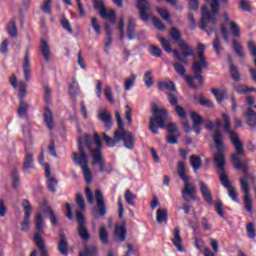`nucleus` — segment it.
I'll list each match as a JSON object with an SVG mask.
<instances>
[{
	"mask_svg": "<svg viewBox=\"0 0 256 256\" xmlns=\"http://www.w3.org/2000/svg\"><path fill=\"white\" fill-rule=\"evenodd\" d=\"M89 153L92 161V165H99L101 173H111V170H107L105 165V158H103V142H101V136L94 133L85 134L78 137V153H72V161L75 165L81 168L86 183L93 181V175L91 174V168H89Z\"/></svg>",
	"mask_w": 256,
	"mask_h": 256,
	"instance_id": "obj_1",
	"label": "nucleus"
},
{
	"mask_svg": "<svg viewBox=\"0 0 256 256\" xmlns=\"http://www.w3.org/2000/svg\"><path fill=\"white\" fill-rule=\"evenodd\" d=\"M222 119L224 122V131L230 137V141L235 148V153L231 156V161L235 167V169H243L246 171V167L241 161H239V155H244L245 148H243V142H241V138H239V134L235 133L231 130V118L227 114H222Z\"/></svg>",
	"mask_w": 256,
	"mask_h": 256,
	"instance_id": "obj_2",
	"label": "nucleus"
},
{
	"mask_svg": "<svg viewBox=\"0 0 256 256\" xmlns=\"http://www.w3.org/2000/svg\"><path fill=\"white\" fill-rule=\"evenodd\" d=\"M207 5L210 7V11L207 6L202 7V18L200 29L206 31L208 35H211L215 28L217 27V21H219V10L221 6L219 5V0H205Z\"/></svg>",
	"mask_w": 256,
	"mask_h": 256,
	"instance_id": "obj_3",
	"label": "nucleus"
},
{
	"mask_svg": "<svg viewBox=\"0 0 256 256\" xmlns=\"http://www.w3.org/2000/svg\"><path fill=\"white\" fill-rule=\"evenodd\" d=\"M221 137V132L216 130L213 135V141L217 151L214 155V163H216V167L218 169L221 185H223L225 189H228L231 187V182H229V177L225 173V146L221 142Z\"/></svg>",
	"mask_w": 256,
	"mask_h": 256,
	"instance_id": "obj_4",
	"label": "nucleus"
},
{
	"mask_svg": "<svg viewBox=\"0 0 256 256\" xmlns=\"http://www.w3.org/2000/svg\"><path fill=\"white\" fill-rule=\"evenodd\" d=\"M170 36L173 41H177L178 47H180V49H183L182 53L178 50H173L175 59H177V61H180V63H183L184 65H189V62L185 58L195 57V51L193 50V48L187 45V42L181 40V31H179V29L172 28L170 31Z\"/></svg>",
	"mask_w": 256,
	"mask_h": 256,
	"instance_id": "obj_5",
	"label": "nucleus"
},
{
	"mask_svg": "<svg viewBox=\"0 0 256 256\" xmlns=\"http://www.w3.org/2000/svg\"><path fill=\"white\" fill-rule=\"evenodd\" d=\"M152 115L149 121V129L154 135L159 133V129L165 127V121H167L169 114H167V109H159L157 104H152Z\"/></svg>",
	"mask_w": 256,
	"mask_h": 256,
	"instance_id": "obj_6",
	"label": "nucleus"
},
{
	"mask_svg": "<svg viewBox=\"0 0 256 256\" xmlns=\"http://www.w3.org/2000/svg\"><path fill=\"white\" fill-rule=\"evenodd\" d=\"M94 197L96 199L97 207L92 209V215L97 219V217H105L107 215V206H105V199H103V192L97 189L94 192Z\"/></svg>",
	"mask_w": 256,
	"mask_h": 256,
	"instance_id": "obj_7",
	"label": "nucleus"
},
{
	"mask_svg": "<svg viewBox=\"0 0 256 256\" xmlns=\"http://www.w3.org/2000/svg\"><path fill=\"white\" fill-rule=\"evenodd\" d=\"M114 138H116V141H119V143L123 141L124 147H126V149L133 150V147H135V138L133 137V134L130 131H115Z\"/></svg>",
	"mask_w": 256,
	"mask_h": 256,
	"instance_id": "obj_8",
	"label": "nucleus"
},
{
	"mask_svg": "<svg viewBox=\"0 0 256 256\" xmlns=\"http://www.w3.org/2000/svg\"><path fill=\"white\" fill-rule=\"evenodd\" d=\"M76 221L78 223V235L82 241H89L91 239V235L89 234V229H87V224L85 221V216L81 211H76Z\"/></svg>",
	"mask_w": 256,
	"mask_h": 256,
	"instance_id": "obj_9",
	"label": "nucleus"
},
{
	"mask_svg": "<svg viewBox=\"0 0 256 256\" xmlns=\"http://www.w3.org/2000/svg\"><path fill=\"white\" fill-rule=\"evenodd\" d=\"M197 188L188 181H184V187L182 189V198L186 203L190 201H195L197 199Z\"/></svg>",
	"mask_w": 256,
	"mask_h": 256,
	"instance_id": "obj_10",
	"label": "nucleus"
},
{
	"mask_svg": "<svg viewBox=\"0 0 256 256\" xmlns=\"http://www.w3.org/2000/svg\"><path fill=\"white\" fill-rule=\"evenodd\" d=\"M33 155H35L33 148L25 147L24 162L22 165V169L25 173H31V169L35 167V159L33 158Z\"/></svg>",
	"mask_w": 256,
	"mask_h": 256,
	"instance_id": "obj_11",
	"label": "nucleus"
},
{
	"mask_svg": "<svg viewBox=\"0 0 256 256\" xmlns=\"http://www.w3.org/2000/svg\"><path fill=\"white\" fill-rule=\"evenodd\" d=\"M22 207L24 209V220L22 221V231H29V223L31 221V213H33V209L31 208V202L25 199L22 202Z\"/></svg>",
	"mask_w": 256,
	"mask_h": 256,
	"instance_id": "obj_12",
	"label": "nucleus"
},
{
	"mask_svg": "<svg viewBox=\"0 0 256 256\" xmlns=\"http://www.w3.org/2000/svg\"><path fill=\"white\" fill-rule=\"evenodd\" d=\"M136 7L140 12V19L145 23L149 21L148 11L151 9V4L148 0H137Z\"/></svg>",
	"mask_w": 256,
	"mask_h": 256,
	"instance_id": "obj_13",
	"label": "nucleus"
},
{
	"mask_svg": "<svg viewBox=\"0 0 256 256\" xmlns=\"http://www.w3.org/2000/svg\"><path fill=\"white\" fill-rule=\"evenodd\" d=\"M172 235L173 237L171 238V241L174 247H176L179 253H184L185 248L183 247V238H181V229H179V227H175Z\"/></svg>",
	"mask_w": 256,
	"mask_h": 256,
	"instance_id": "obj_14",
	"label": "nucleus"
},
{
	"mask_svg": "<svg viewBox=\"0 0 256 256\" xmlns=\"http://www.w3.org/2000/svg\"><path fill=\"white\" fill-rule=\"evenodd\" d=\"M99 121H102L106 131H110L113 127V114L107 110H102L98 113Z\"/></svg>",
	"mask_w": 256,
	"mask_h": 256,
	"instance_id": "obj_15",
	"label": "nucleus"
},
{
	"mask_svg": "<svg viewBox=\"0 0 256 256\" xmlns=\"http://www.w3.org/2000/svg\"><path fill=\"white\" fill-rule=\"evenodd\" d=\"M45 177L47 180V187L51 193H56L57 185H59V181L57 179L51 177V166L49 164L45 165Z\"/></svg>",
	"mask_w": 256,
	"mask_h": 256,
	"instance_id": "obj_16",
	"label": "nucleus"
},
{
	"mask_svg": "<svg viewBox=\"0 0 256 256\" xmlns=\"http://www.w3.org/2000/svg\"><path fill=\"white\" fill-rule=\"evenodd\" d=\"M190 119H192V129L196 133V135L201 134V125L205 121H203V117L199 115L197 112H191L190 113Z\"/></svg>",
	"mask_w": 256,
	"mask_h": 256,
	"instance_id": "obj_17",
	"label": "nucleus"
},
{
	"mask_svg": "<svg viewBox=\"0 0 256 256\" xmlns=\"http://www.w3.org/2000/svg\"><path fill=\"white\" fill-rule=\"evenodd\" d=\"M59 243H58V251L63 256L69 255V243L67 242V236L65 233L60 232L59 234Z\"/></svg>",
	"mask_w": 256,
	"mask_h": 256,
	"instance_id": "obj_18",
	"label": "nucleus"
},
{
	"mask_svg": "<svg viewBox=\"0 0 256 256\" xmlns=\"http://www.w3.org/2000/svg\"><path fill=\"white\" fill-rule=\"evenodd\" d=\"M35 229H36V233L34 235V239H35V237H37V235H39V237H41V234L44 233V231H45V219L43 218L42 213L36 214Z\"/></svg>",
	"mask_w": 256,
	"mask_h": 256,
	"instance_id": "obj_19",
	"label": "nucleus"
},
{
	"mask_svg": "<svg viewBox=\"0 0 256 256\" xmlns=\"http://www.w3.org/2000/svg\"><path fill=\"white\" fill-rule=\"evenodd\" d=\"M199 187L204 201L211 205V203H213V196L211 194V190H209V187L203 181L199 182Z\"/></svg>",
	"mask_w": 256,
	"mask_h": 256,
	"instance_id": "obj_20",
	"label": "nucleus"
},
{
	"mask_svg": "<svg viewBox=\"0 0 256 256\" xmlns=\"http://www.w3.org/2000/svg\"><path fill=\"white\" fill-rule=\"evenodd\" d=\"M203 69H207V66L199 64V62L192 63V71L195 74L194 79H198L200 85H203Z\"/></svg>",
	"mask_w": 256,
	"mask_h": 256,
	"instance_id": "obj_21",
	"label": "nucleus"
},
{
	"mask_svg": "<svg viewBox=\"0 0 256 256\" xmlns=\"http://www.w3.org/2000/svg\"><path fill=\"white\" fill-rule=\"evenodd\" d=\"M115 236L119 241H125L127 239V228L125 222L122 224L116 225L114 229Z\"/></svg>",
	"mask_w": 256,
	"mask_h": 256,
	"instance_id": "obj_22",
	"label": "nucleus"
},
{
	"mask_svg": "<svg viewBox=\"0 0 256 256\" xmlns=\"http://www.w3.org/2000/svg\"><path fill=\"white\" fill-rule=\"evenodd\" d=\"M40 51L46 63H49V61H51V48L49 47V43L43 39L41 40Z\"/></svg>",
	"mask_w": 256,
	"mask_h": 256,
	"instance_id": "obj_23",
	"label": "nucleus"
},
{
	"mask_svg": "<svg viewBox=\"0 0 256 256\" xmlns=\"http://www.w3.org/2000/svg\"><path fill=\"white\" fill-rule=\"evenodd\" d=\"M205 49L203 43L198 44V61H193V63H199V65H202V67H207L209 64L207 63V59H205Z\"/></svg>",
	"mask_w": 256,
	"mask_h": 256,
	"instance_id": "obj_24",
	"label": "nucleus"
},
{
	"mask_svg": "<svg viewBox=\"0 0 256 256\" xmlns=\"http://www.w3.org/2000/svg\"><path fill=\"white\" fill-rule=\"evenodd\" d=\"M34 243H36V246L40 250V256H49V253L47 252V247L45 246V241L42 237L39 236V234H36L34 238Z\"/></svg>",
	"mask_w": 256,
	"mask_h": 256,
	"instance_id": "obj_25",
	"label": "nucleus"
},
{
	"mask_svg": "<svg viewBox=\"0 0 256 256\" xmlns=\"http://www.w3.org/2000/svg\"><path fill=\"white\" fill-rule=\"evenodd\" d=\"M43 117L48 129H50V131L53 130L55 128V123L53 122V112L51 109H49V107H46Z\"/></svg>",
	"mask_w": 256,
	"mask_h": 256,
	"instance_id": "obj_26",
	"label": "nucleus"
},
{
	"mask_svg": "<svg viewBox=\"0 0 256 256\" xmlns=\"http://www.w3.org/2000/svg\"><path fill=\"white\" fill-rule=\"evenodd\" d=\"M23 71L24 77L26 81H29V77H31V62L29 61V54L26 53L24 62H23Z\"/></svg>",
	"mask_w": 256,
	"mask_h": 256,
	"instance_id": "obj_27",
	"label": "nucleus"
},
{
	"mask_svg": "<svg viewBox=\"0 0 256 256\" xmlns=\"http://www.w3.org/2000/svg\"><path fill=\"white\" fill-rule=\"evenodd\" d=\"M135 27V20L133 18H129L127 24V37L130 41L135 39Z\"/></svg>",
	"mask_w": 256,
	"mask_h": 256,
	"instance_id": "obj_28",
	"label": "nucleus"
},
{
	"mask_svg": "<svg viewBox=\"0 0 256 256\" xmlns=\"http://www.w3.org/2000/svg\"><path fill=\"white\" fill-rule=\"evenodd\" d=\"M190 165L194 169L195 173L201 169L203 165V161L201 160V157L192 155L190 156Z\"/></svg>",
	"mask_w": 256,
	"mask_h": 256,
	"instance_id": "obj_29",
	"label": "nucleus"
},
{
	"mask_svg": "<svg viewBox=\"0 0 256 256\" xmlns=\"http://www.w3.org/2000/svg\"><path fill=\"white\" fill-rule=\"evenodd\" d=\"M100 16L102 17V19H108L110 20V23H115V10H108L102 9L100 11Z\"/></svg>",
	"mask_w": 256,
	"mask_h": 256,
	"instance_id": "obj_30",
	"label": "nucleus"
},
{
	"mask_svg": "<svg viewBox=\"0 0 256 256\" xmlns=\"http://www.w3.org/2000/svg\"><path fill=\"white\" fill-rule=\"evenodd\" d=\"M79 256H97V246H85L84 250L79 253Z\"/></svg>",
	"mask_w": 256,
	"mask_h": 256,
	"instance_id": "obj_31",
	"label": "nucleus"
},
{
	"mask_svg": "<svg viewBox=\"0 0 256 256\" xmlns=\"http://www.w3.org/2000/svg\"><path fill=\"white\" fill-rule=\"evenodd\" d=\"M156 221L157 223H167V209H158L156 211Z\"/></svg>",
	"mask_w": 256,
	"mask_h": 256,
	"instance_id": "obj_32",
	"label": "nucleus"
},
{
	"mask_svg": "<svg viewBox=\"0 0 256 256\" xmlns=\"http://www.w3.org/2000/svg\"><path fill=\"white\" fill-rule=\"evenodd\" d=\"M177 173L182 181H189V176L185 174V163L178 162Z\"/></svg>",
	"mask_w": 256,
	"mask_h": 256,
	"instance_id": "obj_33",
	"label": "nucleus"
},
{
	"mask_svg": "<svg viewBox=\"0 0 256 256\" xmlns=\"http://www.w3.org/2000/svg\"><path fill=\"white\" fill-rule=\"evenodd\" d=\"M211 93L214 95L215 99L221 103L224 99L227 98V91L226 90H217L212 89Z\"/></svg>",
	"mask_w": 256,
	"mask_h": 256,
	"instance_id": "obj_34",
	"label": "nucleus"
},
{
	"mask_svg": "<svg viewBox=\"0 0 256 256\" xmlns=\"http://www.w3.org/2000/svg\"><path fill=\"white\" fill-rule=\"evenodd\" d=\"M99 237H100V241H101V243H103V245H107V243H109V233L107 232V228L105 226L100 227Z\"/></svg>",
	"mask_w": 256,
	"mask_h": 256,
	"instance_id": "obj_35",
	"label": "nucleus"
},
{
	"mask_svg": "<svg viewBox=\"0 0 256 256\" xmlns=\"http://www.w3.org/2000/svg\"><path fill=\"white\" fill-rule=\"evenodd\" d=\"M158 88L160 91H175V84L171 81L159 82Z\"/></svg>",
	"mask_w": 256,
	"mask_h": 256,
	"instance_id": "obj_36",
	"label": "nucleus"
},
{
	"mask_svg": "<svg viewBox=\"0 0 256 256\" xmlns=\"http://www.w3.org/2000/svg\"><path fill=\"white\" fill-rule=\"evenodd\" d=\"M212 45L216 55L218 57H221V52L223 51V47L221 46V39H219V36L217 34Z\"/></svg>",
	"mask_w": 256,
	"mask_h": 256,
	"instance_id": "obj_37",
	"label": "nucleus"
},
{
	"mask_svg": "<svg viewBox=\"0 0 256 256\" xmlns=\"http://www.w3.org/2000/svg\"><path fill=\"white\" fill-rule=\"evenodd\" d=\"M247 179H252V181H253V177H251V176L250 177L245 176V178L240 179V183H241V187H242L244 196H249V193H250L249 183H247Z\"/></svg>",
	"mask_w": 256,
	"mask_h": 256,
	"instance_id": "obj_38",
	"label": "nucleus"
},
{
	"mask_svg": "<svg viewBox=\"0 0 256 256\" xmlns=\"http://www.w3.org/2000/svg\"><path fill=\"white\" fill-rule=\"evenodd\" d=\"M228 63L230 65V74L232 79L234 81H239V71L237 70V67L233 64V61H231V57H228Z\"/></svg>",
	"mask_w": 256,
	"mask_h": 256,
	"instance_id": "obj_39",
	"label": "nucleus"
},
{
	"mask_svg": "<svg viewBox=\"0 0 256 256\" xmlns=\"http://www.w3.org/2000/svg\"><path fill=\"white\" fill-rule=\"evenodd\" d=\"M135 79H137V76L135 74H131L129 78H126L124 81V89L125 91H131V88L133 85H135Z\"/></svg>",
	"mask_w": 256,
	"mask_h": 256,
	"instance_id": "obj_40",
	"label": "nucleus"
},
{
	"mask_svg": "<svg viewBox=\"0 0 256 256\" xmlns=\"http://www.w3.org/2000/svg\"><path fill=\"white\" fill-rule=\"evenodd\" d=\"M27 109H29V104L23 100H20L18 108L19 117H25L27 115Z\"/></svg>",
	"mask_w": 256,
	"mask_h": 256,
	"instance_id": "obj_41",
	"label": "nucleus"
},
{
	"mask_svg": "<svg viewBox=\"0 0 256 256\" xmlns=\"http://www.w3.org/2000/svg\"><path fill=\"white\" fill-rule=\"evenodd\" d=\"M7 31L10 37H17V24L15 23V20L9 22Z\"/></svg>",
	"mask_w": 256,
	"mask_h": 256,
	"instance_id": "obj_42",
	"label": "nucleus"
},
{
	"mask_svg": "<svg viewBox=\"0 0 256 256\" xmlns=\"http://www.w3.org/2000/svg\"><path fill=\"white\" fill-rule=\"evenodd\" d=\"M102 138L104 139L107 147H115V145L119 143V140H117L115 137L114 139L109 137V135H107L105 132L102 134Z\"/></svg>",
	"mask_w": 256,
	"mask_h": 256,
	"instance_id": "obj_43",
	"label": "nucleus"
},
{
	"mask_svg": "<svg viewBox=\"0 0 256 256\" xmlns=\"http://www.w3.org/2000/svg\"><path fill=\"white\" fill-rule=\"evenodd\" d=\"M232 45H233V49H234L235 53L238 55V57L243 59V57H245V53L243 52V47H241V44H239V42H237V40H232Z\"/></svg>",
	"mask_w": 256,
	"mask_h": 256,
	"instance_id": "obj_44",
	"label": "nucleus"
},
{
	"mask_svg": "<svg viewBox=\"0 0 256 256\" xmlns=\"http://www.w3.org/2000/svg\"><path fill=\"white\" fill-rule=\"evenodd\" d=\"M125 17L121 16L118 22V30L120 33V41L125 39Z\"/></svg>",
	"mask_w": 256,
	"mask_h": 256,
	"instance_id": "obj_45",
	"label": "nucleus"
},
{
	"mask_svg": "<svg viewBox=\"0 0 256 256\" xmlns=\"http://www.w3.org/2000/svg\"><path fill=\"white\" fill-rule=\"evenodd\" d=\"M90 25L96 35H101V24H99V20L95 17L91 18Z\"/></svg>",
	"mask_w": 256,
	"mask_h": 256,
	"instance_id": "obj_46",
	"label": "nucleus"
},
{
	"mask_svg": "<svg viewBox=\"0 0 256 256\" xmlns=\"http://www.w3.org/2000/svg\"><path fill=\"white\" fill-rule=\"evenodd\" d=\"M60 23H61L64 31H67L70 34L73 33V27L71 26V22H69V20L67 18L62 17L60 20Z\"/></svg>",
	"mask_w": 256,
	"mask_h": 256,
	"instance_id": "obj_47",
	"label": "nucleus"
},
{
	"mask_svg": "<svg viewBox=\"0 0 256 256\" xmlns=\"http://www.w3.org/2000/svg\"><path fill=\"white\" fill-rule=\"evenodd\" d=\"M137 196H135V194L131 193V190H126L125 191V195H124V199L126 201V203H128V205H135V199Z\"/></svg>",
	"mask_w": 256,
	"mask_h": 256,
	"instance_id": "obj_48",
	"label": "nucleus"
},
{
	"mask_svg": "<svg viewBox=\"0 0 256 256\" xmlns=\"http://www.w3.org/2000/svg\"><path fill=\"white\" fill-rule=\"evenodd\" d=\"M18 89H19L18 97L20 101H23V98L25 97V95H27V83L19 82Z\"/></svg>",
	"mask_w": 256,
	"mask_h": 256,
	"instance_id": "obj_49",
	"label": "nucleus"
},
{
	"mask_svg": "<svg viewBox=\"0 0 256 256\" xmlns=\"http://www.w3.org/2000/svg\"><path fill=\"white\" fill-rule=\"evenodd\" d=\"M174 70L181 77H185V74L187 73V70L185 69V67L180 62H175L174 63Z\"/></svg>",
	"mask_w": 256,
	"mask_h": 256,
	"instance_id": "obj_50",
	"label": "nucleus"
},
{
	"mask_svg": "<svg viewBox=\"0 0 256 256\" xmlns=\"http://www.w3.org/2000/svg\"><path fill=\"white\" fill-rule=\"evenodd\" d=\"M245 115L248 119V125H253V121L256 119V112L253 109L248 108L245 112Z\"/></svg>",
	"mask_w": 256,
	"mask_h": 256,
	"instance_id": "obj_51",
	"label": "nucleus"
},
{
	"mask_svg": "<svg viewBox=\"0 0 256 256\" xmlns=\"http://www.w3.org/2000/svg\"><path fill=\"white\" fill-rule=\"evenodd\" d=\"M156 11L158 12V15L164 19V21H169V19H171V14L169 11H167V9L157 7Z\"/></svg>",
	"mask_w": 256,
	"mask_h": 256,
	"instance_id": "obj_52",
	"label": "nucleus"
},
{
	"mask_svg": "<svg viewBox=\"0 0 256 256\" xmlns=\"http://www.w3.org/2000/svg\"><path fill=\"white\" fill-rule=\"evenodd\" d=\"M53 0H43L41 10L43 13H46L47 15H51V2Z\"/></svg>",
	"mask_w": 256,
	"mask_h": 256,
	"instance_id": "obj_53",
	"label": "nucleus"
},
{
	"mask_svg": "<svg viewBox=\"0 0 256 256\" xmlns=\"http://www.w3.org/2000/svg\"><path fill=\"white\" fill-rule=\"evenodd\" d=\"M230 30L234 37H239L241 35V30L239 29V25H237L235 21H230Z\"/></svg>",
	"mask_w": 256,
	"mask_h": 256,
	"instance_id": "obj_54",
	"label": "nucleus"
},
{
	"mask_svg": "<svg viewBox=\"0 0 256 256\" xmlns=\"http://www.w3.org/2000/svg\"><path fill=\"white\" fill-rule=\"evenodd\" d=\"M45 213L49 214L50 223L55 227V225H57V216L55 215V212H53V209H51V207H46Z\"/></svg>",
	"mask_w": 256,
	"mask_h": 256,
	"instance_id": "obj_55",
	"label": "nucleus"
},
{
	"mask_svg": "<svg viewBox=\"0 0 256 256\" xmlns=\"http://www.w3.org/2000/svg\"><path fill=\"white\" fill-rule=\"evenodd\" d=\"M174 108H175L176 114L181 119V121H185V119H187V112L185 111V108L179 105Z\"/></svg>",
	"mask_w": 256,
	"mask_h": 256,
	"instance_id": "obj_56",
	"label": "nucleus"
},
{
	"mask_svg": "<svg viewBox=\"0 0 256 256\" xmlns=\"http://www.w3.org/2000/svg\"><path fill=\"white\" fill-rule=\"evenodd\" d=\"M178 137H181V133L169 134L168 137H166V141L170 145H177V143L179 142L177 140Z\"/></svg>",
	"mask_w": 256,
	"mask_h": 256,
	"instance_id": "obj_57",
	"label": "nucleus"
},
{
	"mask_svg": "<svg viewBox=\"0 0 256 256\" xmlns=\"http://www.w3.org/2000/svg\"><path fill=\"white\" fill-rule=\"evenodd\" d=\"M144 83L146 87H153V76L151 71H146L144 74Z\"/></svg>",
	"mask_w": 256,
	"mask_h": 256,
	"instance_id": "obj_58",
	"label": "nucleus"
},
{
	"mask_svg": "<svg viewBox=\"0 0 256 256\" xmlns=\"http://www.w3.org/2000/svg\"><path fill=\"white\" fill-rule=\"evenodd\" d=\"M76 203L79 206L81 213H83V211H85L86 206H85V199H83V196L81 194H77L76 195Z\"/></svg>",
	"mask_w": 256,
	"mask_h": 256,
	"instance_id": "obj_59",
	"label": "nucleus"
},
{
	"mask_svg": "<svg viewBox=\"0 0 256 256\" xmlns=\"http://www.w3.org/2000/svg\"><path fill=\"white\" fill-rule=\"evenodd\" d=\"M160 43L166 53H173V49H171V42H169V40L160 38Z\"/></svg>",
	"mask_w": 256,
	"mask_h": 256,
	"instance_id": "obj_60",
	"label": "nucleus"
},
{
	"mask_svg": "<svg viewBox=\"0 0 256 256\" xmlns=\"http://www.w3.org/2000/svg\"><path fill=\"white\" fill-rule=\"evenodd\" d=\"M166 129L169 135H175V133H179V128L177 127V124H175L174 122L168 123L166 125Z\"/></svg>",
	"mask_w": 256,
	"mask_h": 256,
	"instance_id": "obj_61",
	"label": "nucleus"
},
{
	"mask_svg": "<svg viewBox=\"0 0 256 256\" xmlns=\"http://www.w3.org/2000/svg\"><path fill=\"white\" fill-rule=\"evenodd\" d=\"M152 21L156 29H159V31H165L166 29L165 24H163V22L159 18H157L156 16H153Z\"/></svg>",
	"mask_w": 256,
	"mask_h": 256,
	"instance_id": "obj_62",
	"label": "nucleus"
},
{
	"mask_svg": "<svg viewBox=\"0 0 256 256\" xmlns=\"http://www.w3.org/2000/svg\"><path fill=\"white\" fill-rule=\"evenodd\" d=\"M236 91H237V93L245 94V93H251V92L255 91V88H248L245 85H238V86H236Z\"/></svg>",
	"mask_w": 256,
	"mask_h": 256,
	"instance_id": "obj_63",
	"label": "nucleus"
},
{
	"mask_svg": "<svg viewBox=\"0 0 256 256\" xmlns=\"http://www.w3.org/2000/svg\"><path fill=\"white\" fill-rule=\"evenodd\" d=\"M12 187L13 189L19 187V172L17 170L12 171Z\"/></svg>",
	"mask_w": 256,
	"mask_h": 256,
	"instance_id": "obj_64",
	"label": "nucleus"
}]
</instances>
